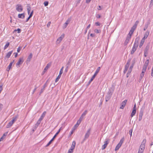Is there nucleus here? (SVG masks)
<instances>
[{
  "mask_svg": "<svg viewBox=\"0 0 153 153\" xmlns=\"http://www.w3.org/2000/svg\"><path fill=\"white\" fill-rule=\"evenodd\" d=\"M134 66V64H132V65L130 66V68H129V69L130 70H132L133 67V66Z\"/></svg>",
  "mask_w": 153,
  "mask_h": 153,
  "instance_id": "nucleus-62",
  "label": "nucleus"
},
{
  "mask_svg": "<svg viewBox=\"0 0 153 153\" xmlns=\"http://www.w3.org/2000/svg\"><path fill=\"white\" fill-rule=\"evenodd\" d=\"M149 60L148 59H147L146 61V62L143 66L144 67H147L148 65L149 64Z\"/></svg>",
  "mask_w": 153,
  "mask_h": 153,
  "instance_id": "nucleus-28",
  "label": "nucleus"
},
{
  "mask_svg": "<svg viewBox=\"0 0 153 153\" xmlns=\"http://www.w3.org/2000/svg\"><path fill=\"white\" fill-rule=\"evenodd\" d=\"M100 24L98 22H97L95 23V25L96 26H100Z\"/></svg>",
  "mask_w": 153,
  "mask_h": 153,
  "instance_id": "nucleus-51",
  "label": "nucleus"
},
{
  "mask_svg": "<svg viewBox=\"0 0 153 153\" xmlns=\"http://www.w3.org/2000/svg\"><path fill=\"white\" fill-rule=\"evenodd\" d=\"M88 112V111L87 110H85L82 114L81 115L82 116H85L86 114H87Z\"/></svg>",
  "mask_w": 153,
  "mask_h": 153,
  "instance_id": "nucleus-40",
  "label": "nucleus"
},
{
  "mask_svg": "<svg viewBox=\"0 0 153 153\" xmlns=\"http://www.w3.org/2000/svg\"><path fill=\"white\" fill-rule=\"evenodd\" d=\"M14 60H13V62H11L10 63V64L9 65V66L8 67V68L7 69V71H9L10 70V69L11 68L12 64L14 62Z\"/></svg>",
  "mask_w": 153,
  "mask_h": 153,
  "instance_id": "nucleus-22",
  "label": "nucleus"
},
{
  "mask_svg": "<svg viewBox=\"0 0 153 153\" xmlns=\"http://www.w3.org/2000/svg\"><path fill=\"white\" fill-rule=\"evenodd\" d=\"M144 75V73H141L140 75V78L142 79Z\"/></svg>",
  "mask_w": 153,
  "mask_h": 153,
  "instance_id": "nucleus-55",
  "label": "nucleus"
},
{
  "mask_svg": "<svg viewBox=\"0 0 153 153\" xmlns=\"http://www.w3.org/2000/svg\"><path fill=\"white\" fill-rule=\"evenodd\" d=\"M63 68L64 67H62L60 71L59 74L61 75V74H62Z\"/></svg>",
  "mask_w": 153,
  "mask_h": 153,
  "instance_id": "nucleus-38",
  "label": "nucleus"
},
{
  "mask_svg": "<svg viewBox=\"0 0 153 153\" xmlns=\"http://www.w3.org/2000/svg\"><path fill=\"white\" fill-rule=\"evenodd\" d=\"M3 105L1 104H0V111H1L3 108Z\"/></svg>",
  "mask_w": 153,
  "mask_h": 153,
  "instance_id": "nucleus-59",
  "label": "nucleus"
},
{
  "mask_svg": "<svg viewBox=\"0 0 153 153\" xmlns=\"http://www.w3.org/2000/svg\"><path fill=\"white\" fill-rule=\"evenodd\" d=\"M108 143V142L107 140L104 142V144L102 146V150H103L106 148Z\"/></svg>",
  "mask_w": 153,
  "mask_h": 153,
  "instance_id": "nucleus-16",
  "label": "nucleus"
},
{
  "mask_svg": "<svg viewBox=\"0 0 153 153\" xmlns=\"http://www.w3.org/2000/svg\"><path fill=\"white\" fill-rule=\"evenodd\" d=\"M75 145H76V142L75 141H73L71 146H74L75 147Z\"/></svg>",
  "mask_w": 153,
  "mask_h": 153,
  "instance_id": "nucleus-56",
  "label": "nucleus"
},
{
  "mask_svg": "<svg viewBox=\"0 0 153 153\" xmlns=\"http://www.w3.org/2000/svg\"><path fill=\"white\" fill-rule=\"evenodd\" d=\"M61 75L60 74H59V75L57 76L56 78V79L55 80V82H58L59 81V79L61 77Z\"/></svg>",
  "mask_w": 153,
  "mask_h": 153,
  "instance_id": "nucleus-36",
  "label": "nucleus"
},
{
  "mask_svg": "<svg viewBox=\"0 0 153 153\" xmlns=\"http://www.w3.org/2000/svg\"><path fill=\"white\" fill-rule=\"evenodd\" d=\"M129 66L126 65L125 66V69L124 71V73L125 74L127 71L128 68Z\"/></svg>",
  "mask_w": 153,
  "mask_h": 153,
  "instance_id": "nucleus-33",
  "label": "nucleus"
},
{
  "mask_svg": "<svg viewBox=\"0 0 153 153\" xmlns=\"http://www.w3.org/2000/svg\"><path fill=\"white\" fill-rule=\"evenodd\" d=\"M18 17L19 18L21 19H24L25 17V14L24 13L19 14L18 15Z\"/></svg>",
  "mask_w": 153,
  "mask_h": 153,
  "instance_id": "nucleus-15",
  "label": "nucleus"
},
{
  "mask_svg": "<svg viewBox=\"0 0 153 153\" xmlns=\"http://www.w3.org/2000/svg\"><path fill=\"white\" fill-rule=\"evenodd\" d=\"M83 116L81 115V117H80L79 119L78 120V121H79L80 122H81V121H82V120H83Z\"/></svg>",
  "mask_w": 153,
  "mask_h": 153,
  "instance_id": "nucleus-44",
  "label": "nucleus"
},
{
  "mask_svg": "<svg viewBox=\"0 0 153 153\" xmlns=\"http://www.w3.org/2000/svg\"><path fill=\"white\" fill-rule=\"evenodd\" d=\"M73 152V151L70 150L69 149L68 152L67 153H72Z\"/></svg>",
  "mask_w": 153,
  "mask_h": 153,
  "instance_id": "nucleus-64",
  "label": "nucleus"
},
{
  "mask_svg": "<svg viewBox=\"0 0 153 153\" xmlns=\"http://www.w3.org/2000/svg\"><path fill=\"white\" fill-rule=\"evenodd\" d=\"M16 117H15L14 118H13L12 120L10 121L13 124L14 123V122L16 121Z\"/></svg>",
  "mask_w": 153,
  "mask_h": 153,
  "instance_id": "nucleus-39",
  "label": "nucleus"
},
{
  "mask_svg": "<svg viewBox=\"0 0 153 153\" xmlns=\"http://www.w3.org/2000/svg\"><path fill=\"white\" fill-rule=\"evenodd\" d=\"M136 110L133 109L132 113L131 114V117H132L136 114Z\"/></svg>",
  "mask_w": 153,
  "mask_h": 153,
  "instance_id": "nucleus-26",
  "label": "nucleus"
},
{
  "mask_svg": "<svg viewBox=\"0 0 153 153\" xmlns=\"http://www.w3.org/2000/svg\"><path fill=\"white\" fill-rule=\"evenodd\" d=\"M124 137H123L120 140L119 144H120L122 145L123 142L124 141Z\"/></svg>",
  "mask_w": 153,
  "mask_h": 153,
  "instance_id": "nucleus-34",
  "label": "nucleus"
},
{
  "mask_svg": "<svg viewBox=\"0 0 153 153\" xmlns=\"http://www.w3.org/2000/svg\"><path fill=\"white\" fill-rule=\"evenodd\" d=\"M134 32V31L131 30V29L130 30V31L129 33H128V35H129V37H130V38H131V35H132V34H133V33Z\"/></svg>",
  "mask_w": 153,
  "mask_h": 153,
  "instance_id": "nucleus-37",
  "label": "nucleus"
},
{
  "mask_svg": "<svg viewBox=\"0 0 153 153\" xmlns=\"http://www.w3.org/2000/svg\"><path fill=\"white\" fill-rule=\"evenodd\" d=\"M137 27L136 26L133 25V26L131 27V29L134 31Z\"/></svg>",
  "mask_w": 153,
  "mask_h": 153,
  "instance_id": "nucleus-43",
  "label": "nucleus"
},
{
  "mask_svg": "<svg viewBox=\"0 0 153 153\" xmlns=\"http://www.w3.org/2000/svg\"><path fill=\"white\" fill-rule=\"evenodd\" d=\"M51 24V22H49L47 25V27H49L50 26V25Z\"/></svg>",
  "mask_w": 153,
  "mask_h": 153,
  "instance_id": "nucleus-60",
  "label": "nucleus"
},
{
  "mask_svg": "<svg viewBox=\"0 0 153 153\" xmlns=\"http://www.w3.org/2000/svg\"><path fill=\"white\" fill-rule=\"evenodd\" d=\"M139 22L138 21H136L134 25L137 27V26Z\"/></svg>",
  "mask_w": 153,
  "mask_h": 153,
  "instance_id": "nucleus-50",
  "label": "nucleus"
},
{
  "mask_svg": "<svg viewBox=\"0 0 153 153\" xmlns=\"http://www.w3.org/2000/svg\"><path fill=\"white\" fill-rule=\"evenodd\" d=\"M75 129V128H74V127L72 128V130L71 132V134H72L73 133Z\"/></svg>",
  "mask_w": 153,
  "mask_h": 153,
  "instance_id": "nucleus-54",
  "label": "nucleus"
},
{
  "mask_svg": "<svg viewBox=\"0 0 153 153\" xmlns=\"http://www.w3.org/2000/svg\"><path fill=\"white\" fill-rule=\"evenodd\" d=\"M70 62H71V61H70V60L68 61V62L67 64L66 65V68L65 70V71L66 72H67L68 71V69L69 67V65H70Z\"/></svg>",
  "mask_w": 153,
  "mask_h": 153,
  "instance_id": "nucleus-13",
  "label": "nucleus"
},
{
  "mask_svg": "<svg viewBox=\"0 0 153 153\" xmlns=\"http://www.w3.org/2000/svg\"><path fill=\"white\" fill-rule=\"evenodd\" d=\"M12 53H13V51H9L5 57L7 59L9 58H10V56Z\"/></svg>",
  "mask_w": 153,
  "mask_h": 153,
  "instance_id": "nucleus-20",
  "label": "nucleus"
},
{
  "mask_svg": "<svg viewBox=\"0 0 153 153\" xmlns=\"http://www.w3.org/2000/svg\"><path fill=\"white\" fill-rule=\"evenodd\" d=\"M44 4L45 6H47L48 4V1H45L44 3Z\"/></svg>",
  "mask_w": 153,
  "mask_h": 153,
  "instance_id": "nucleus-45",
  "label": "nucleus"
},
{
  "mask_svg": "<svg viewBox=\"0 0 153 153\" xmlns=\"http://www.w3.org/2000/svg\"><path fill=\"white\" fill-rule=\"evenodd\" d=\"M146 140L145 139H144L143 140V141L142 142V143L141 145L140 146V148L139 149H140L142 150H144V149L145 148V144L146 143Z\"/></svg>",
  "mask_w": 153,
  "mask_h": 153,
  "instance_id": "nucleus-5",
  "label": "nucleus"
},
{
  "mask_svg": "<svg viewBox=\"0 0 153 153\" xmlns=\"http://www.w3.org/2000/svg\"><path fill=\"white\" fill-rule=\"evenodd\" d=\"M71 18H68L67 20L65 22V24L63 25V29H65L66 28L68 24L70 23L71 21Z\"/></svg>",
  "mask_w": 153,
  "mask_h": 153,
  "instance_id": "nucleus-8",
  "label": "nucleus"
},
{
  "mask_svg": "<svg viewBox=\"0 0 153 153\" xmlns=\"http://www.w3.org/2000/svg\"><path fill=\"white\" fill-rule=\"evenodd\" d=\"M21 30L20 29L18 28L17 30L16 29V30H14V32H16V31H18L17 33H19L21 32Z\"/></svg>",
  "mask_w": 153,
  "mask_h": 153,
  "instance_id": "nucleus-41",
  "label": "nucleus"
},
{
  "mask_svg": "<svg viewBox=\"0 0 153 153\" xmlns=\"http://www.w3.org/2000/svg\"><path fill=\"white\" fill-rule=\"evenodd\" d=\"M143 112V110L142 109H141L140 111L139 117H142Z\"/></svg>",
  "mask_w": 153,
  "mask_h": 153,
  "instance_id": "nucleus-30",
  "label": "nucleus"
},
{
  "mask_svg": "<svg viewBox=\"0 0 153 153\" xmlns=\"http://www.w3.org/2000/svg\"><path fill=\"white\" fill-rule=\"evenodd\" d=\"M153 5V1H151L150 6H151Z\"/></svg>",
  "mask_w": 153,
  "mask_h": 153,
  "instance_id": "nucleus-63",
  "label": "nucleus"
},
{
  "mask_svg": "<svg viewBox=\"0 0 153 153\" xmlns=\"http://www.w3.org/2000/svg\"><path fill=\"white\" fill-rule=\"evenodd\" d=\"M149 31H146L142 39H143V40H145V39H146L149 34Z\"/></svg>",
  "mask_w": 153,
  "mask_h": 153,
  "instance_id": "nucleus-17",
  "label": "nucleus"
},
{
  "mask_svg": "<svg viewBox=\"0 0 153 153\" xmlns=\"http://www.w3.org/2000/svg\"><path fill=\"white\" fill-rule=\"evenodd\" d=\"M81 122L79 121L78 120L77 122V123L76 124L74 125V128H77L79 124Z\"/></svg>",
  "mask_w": 153,
  "mask_h": 153,
  "instance_id": "nucleus-25",
  "label": "nucleus"
},
{
  "mask_svg": "<svg viewBox=\"0 0 153 153\" xmlns=\"http://www.w3.org/2000/svg\"><path fill=\"white\" fill-rule=\"evenodd\" d=\"M94 32L97 33H99L101 32V31L100 30L98 29H95L94 30Z\"/></svg>",
  "mask_w": 153,
  "mask_h": 153,
  "instance_id": "nucleus-42",
  "label": "nucleus"
},
{
  "mask_svg": "<svg viewBox=\"0 0 153 153\" xmlns=\"http://www.w3.org/2000/svg\"><path fill=\"white\" fill-rule=\"evenodd\" d=\"M16 10L18 12H21L23 10V7L20 4H18L16 6Z\"/></svg>",
  "mask_w": 153,
  "mask_h": 153,
  "instance_id": "nucleus-7",
  "label": "nucleus"
},
{
  "mask_svg": "<svg viewBox=\"0 0 153 153\" xmlns=\"http://www.w3.org/2000/svg\"><path fill=\"white\" fill-rule=\"evenodd\" d=\"M22 48V47H19L18 48H17V51L18 52H19L20 50H21V49Z\"/></svg>",
  "mask_w": 153,
  "mask_h": 153,
  "instance_id": "nucleus-52",
  "label": "nucleus"
},
{
  "mask_svg": "<svg viewBox=\"0 0 153 153\" xmlns=\"http://www.w3.org/2000/svg\"><path fill=\"white\" fill-rule=\"evenodd\" d=\"M146 140L145 139H144L143 140V141L142 142V143L141 145L140 146V148L139 149H140L142 150H144V149L145 148V144L146 143Z\"/></svg>",
  "mask_w": 153,
  "mask_h": 153,
  "instance_id": "nucleus-4",
  "label": "nucleus"
},
{
  "mask_svg": "<svg viewBox=\"0 0 153 153\" xmlns=\"http://www.w3.org/2000/svg\"><path fill=\"white\" fill-rule=\"evenodd\" d=\"M75 147L73 146H71L70 148L69 149L70 150L73 151V150L74 149Z\"/></svg>",
  "mask_w": 153,
  "mask_h": 153,
  "instance_id": "nucleus-46",
  "label": "nucleus"
},
{
  "mask_svg": "<svg viewBox=\"0 0 153 153\" xmlns=\"http://www.w3.org/2000/svg\"><path fill=\"white\" fill-rule=\"evenodd\" d=\"M10 45V43L9 42H7L5 45L4 46V50H5Z\"/></svg>",
  "mask_w": 153,
  "mask_h": 153,
  "instance_id": "nucleus-32",
  "label": "nucleus"
},
{
  "mask_svg": "<svg viewBox=\"0 0 153 153\" xmlns=\"http://www.w3.org/2000/svg\"><path fill=\"white\" fill-rule=\"evenodd\" d=\"M127 102V100H125L123 101L121 104L120 108L122 109H123L124 108Z\"/></svg>",
  "mask_w": 153,
  "mask_h": 153,
  "instance_id": "nucleus-11",
  "label": "nucleus"
},
{
  "mask_svg": "<svg viewBox=\"0 0 153 153\" xmlns=\"http://www.w3.org/2000/svg\"><path fill=\"white\" fill-rule=\"evenodd\" d=\"M24 62L23 58H20L19 59L18 61L16 64V66H19L20 65L22 64Z\"/></svg>",
  "mask_w": 153,
  "mask_h": 153,
  "instance_id": "nucleus-9",
  "label": "nucleus"
},
{
  "mask_svg": "<svg viewBox=\"0 0 153 153\" xmlns=\"http://www.w3.org/2000/svg\"><path fill=\"white\" fill-rule=\"evenodd\" d=\"M32 57V54L31 53L28 56L27 59V60H29V61H30L31 60V59Z\"/></svg>",
  "mask_w": 153,
  "mask_h": 153,
  "instance_id": "nucleus-35",
  "label": "nucleus"
},
{
  "mask_svg": "<svg viewBox=\"0 0 153 153\" xmlns=\"http://www.w3.org/2000/svg\"><path fill=\"white\" fill-rule=\"evenodd\" d=\"M114 92V90L112 88H110L105 96V100L106 102H108L111 98Z\"/></svg>",
  "mask_w": 153,
  "mask_h": 153,
  "instance_id": "nucleus-2",
  "label": "nucleus"
},
{
  "mask_svg": "<svg viewBox=\"0 0 153 153\" xmlns=\"http://www.w3.org/2000/svg\"><path fill=\"white\" fill-rule=\"evenodd\" d=\"M130 37H129V36H128L125 41L124 43V45H126L129 42L130 39Z\"/></svg>",
  "mask_w": 153,
  "mask_h": 153,
  "instance_id": "nucleus-14",
  "label": "nucleus"
},
{
  "mask_svg": "<svg viewBox=\"0 0 153 153\" xmlns=\"http://www.w3.org/2000/svg\"><path fill=\"white\" fill-rule=\"evenodd\" d=\"M46 113V111H44L43 113L42 114L40 118H39V119L38 120L41 121L43 119L44 117H45Z\"/></svg>",
  "mask_w": 153,
  "mask_h": 153,
  "instance_id": "nucleus-12",
  "label": "nucleus"
},
{
  "mask_svg": "<svg viewBox=\"0 0 153 153\" xmlns=\"http://www.w3.org/2000/svg\"><path fill=\"white\" fill-rule=\"evenodd\" d=\"M91 130V128H89L87 131L86 133H85V137L84 139L83 140V142L86 140L87 139H88L90 135V131Z\"/></svg>",
  "mask_w": 153,
  "mask_h": 153,
  "instance_id": "nucleus-6",
  "label": "nucleus"
},
{
  "mask_svg": "<svg viewBox=\"0 0 153 153\" xmlns=\"http://www.w3.org/2000/svg\"><path fill=\"white\" fill-rule=\"evenodd\" d=\"M144 41L145 40H143V39H142L139 46V48H140L141 47L144 42Z\"/></svg>",
  "mask_w": 153,
  "mask_h": 153,
  "instance_id": "nucleus-29",
  "label": "nucleus"
},
{
  "mask_svg": "<svg viewBox=\"0 0 153 153\" xmlns=\"http://www.w3.org/2000/svg\"><path fill=\"white\" fill-rule=\"evenodd\" d=\"M41 121L38 120L37 121L36 123L35 124L34 127V129L35 130H36V128L38 127L39 125L41 123Z\"/></svg>",
  "mask_w": 153,
  "mask_h": 153,
  "instance_id": "nucleus-18",
  "label": "nucleus"
},
{
  "mask_svg": "<svg viewBox=\"0 0 153 153\" xmlns=\"http://www.w3.org/2000/svg\"><path fill=\"white\" fill-rule=\"evenodd\" d=\"M64 37V35H62L57 40V42H60Z\"/></svg>",
  "mask_w": 153,
  "mask_h": 153,
  "instance_id": "nucleus-19",
  "label": "nucleus"
},
{
  "mask_svg": "<svg viewBox=\"0 0 153 153\" xmlns=\"http://www.w3.org/2000/svg\"><path fill=\"white\" fill-rule=\"evenodd\" d=\"M51 63H48L45 67L44 70L42 71V74H44L45 72L47 70L48 68L51 66Z\"/></svg>",
  "mask_w": 153,
  "mask_h": 153,
  "instance_id": "nucleus-10",
  "label": "nucleus"
},
{
  "mask_svg": "<svg viewBox=\"0 0 153 153\" xmlns=\"http://www.w3.org/2000/svg\"><path fill=\"white\" fill-rule=\"evenodd\" d=\"M33 12V10H32V12H31V13H30V14L29 16V17L30 18H31L32 17V16Z\"/></svg>",
  "mask_w": 153,
  "mask_h": 153,
  "instance_id": "nucleus-48",
  "label": "nucleus"
},
{
  "mask_svg": "<svg viewBox=\"0 0 153 153\" xmlns=\"http://www.w3.org/2000/svg\"><path fill=\"white\" fill-rule=\"evenodd\" d=\"M139 40V38L138 37H137L136 39L134 44L132 47V50L131 52V54H134L135 51L136 50L138 45Z\"/></svg>",
  "mask_w": 153,
  "mask_h": 153,
  "instance_id": "nucleus-1",
  "label": "nucleus"
},
{
  "mask_svg": "<svg viewBox=\"0 0 153 153\" xmlns=\"http://www.w3.org/2000/svg\"><path fill=\"white\" fill-rule=\"evenodd\" d=\"M62 127H61L58 130V131L56 133L55 135L54 136L53 138L49 141L48 143L47 144L46 146L48 147L52 143V142L54 140L55 138L56 137L57 135L59 133L60 131L61 130Z\"/></svg>",
  "mask_w": 153,
  "mask_h": 153,
  "instance_id": "nucleus-3",
  "label": "nucleus"
},
{
  "mask_svg": "<svg viewBox=\"0 0 153 153\" xmlns=\"http://www.w3.org/2000/svg\"><path fill=\"white\" fill-rule=\"evenodd\" d=\"M121 145L120 144H118L115 147V150L117 151L118 150L119 148L121 146Z\"/></svg>",
  "mask_w": 153,
  "mask_h": 153,
  "instance_id": "nucleus-27",
  "label": "nucleus"
},
{
  "mask_svg": "<svg viewBox=\"0 0 153 153\" xmlns=\"http://www.w3.org/2000/svg\"><path fill=\"white\" fill-rule=\"evenodd\" d=\"M130 61H131V60L130 59L129 60H128L126 65H128V66H129V63H130Z\"/></svg>",
  "mask_w": 153,
  "mask_h": 153,
  "instance_id": "nucleus-57",
  "label": "nucleus"
},
{
  "mask_svg": "<svg viewBox=\"0 0 153 153\" xmlns=\"http://www.w3.org/2000/svg\"><path fill=\"white\" fill-rule=\"evenodd\" d=\"M148 49L147 48V47H146L145 48L144 51V53H145V54H147L148 53Z\"/></svg>",
  "mask_w": 153,
  "mask_h": 153,
  "instance_id": "nucleus-47",
  "label": "nucleus"
},
{
  "mask_svg": "<svg viewBox=\"0 0 153 153\" xmlns=\"http://www.w3.org/2000/svg\"><path fill=\"white\" fill-rule=\"evenodd\" d=\"M100 67H99L97 68V70H96L95 72V73H94V74L93 75L94 76H96L97 75V74H98V73H99V72L100 70Z\"/></svg>",
  "mask_w": 153,
  "mask_h": 153,
  "instance_id": "nucleus-21",
  "label": "nucleus"
},
{
  "mask_svg": "<svg viewBox=\"0 0 153 153\" xmlns=\"http://www.w3.org/2000/svg\"><path fill=\"white\" fill-rule=\"evenodd\" d=\"M130 61H131V60L130 59L129 60H128L126 65H128V66H129V63H130Z\"/></svg>",
  "mask_w": 153,
  "mask_h": 153,
  "instance_id": "nucleus-58",
  "label": "nucleus"
},
{
  "mask_svg": "<svg viewBox=\"0 0 153 153\" xmlns=\"http://www.w3.org/2000/svg\"><path fill=\"white\" fill-rule=\"evenodd\" d=\"M132 129L130 130L129 131V134L130 135V137H131L132 136Z\"/></svg>",
  "mask_w": 153,
  "mask_h": 153,
  "instance_id": "nucleus-49",
  "label": "nucleus"
},
{
  "mask_svg": "<svg viewBox=\"0 0 153 153\" xmlns=\"http://www.w3.org/2000/svg\"><path fill=\"white\" fill-rule=\"evenodd\" d=\"M143 150H142L140 149H139L138 151V153H143Z\"/></svg>",
  "mask_w": 153,
  "mask_h": 153,
  "instance_id": "nucleus-53",
  "label": "nucleus"
},
{
  "mask_svg": "<svg viewBox=\"0 0 153 153\" xmlns=\"http://www.w3.org/2000/svg\"><path fill=\"white\" fill-rule=\"evenodd\" d=\"M96 17L97 18H100L101 17V16L99 14H97L96 16Z\"/></svg>",
  "mask_w": 153,
  "mask_h": 153,
  "instance_id": "nucleus-61",
  "label": "nucleus"
},
{
  "mask_svg": "<svg viewBox=\"0 0 153 153\" xmlns=\"http://www.w3.org/2000/svg\"><path fill=\"white\" fill-rule=\"evenodd\" d=\"M95 76L93 75V76L91 78L90 80L88 82V84H90L91 82L93 80V79H94V78H95Z\"/></svg>",
  "mask_w": 153,
  "mask_h": 153,
  "instance_id": "nucleus-31",
  "label": "nucleus"
},
{
  "mask_svg": "<svg viewBox=\"0 0 153 153\" xmlns=\"http://www.w3.org/2000/svg\"><path fill=\"white\" fill-rule=\"evenodd\" d=\"M13 124L11 122H10L6 126V128H10Z\"/></svg>",
  "mask_w": 153,
  "mask_h": 153,
  "instance_id": "nucleus-24",
  "label": "nucleus"
},
{
  "mask_svg": "<svg viewBox=\"0 0 153 153\" xmlns=\"http://www.w3.org/2000/svg\"><path fill=\"white\" fill-rule=\"evenodd\" d=\"M27 11L28 14H29L30 13L31 9V7H30V6L29 4H27Z\"/></svg>",
  "mask_w": 153,
  "mask_h": 153,
  "instance_id": "nucleus-23",
  "label": "nucleus"
}]
</instances>
